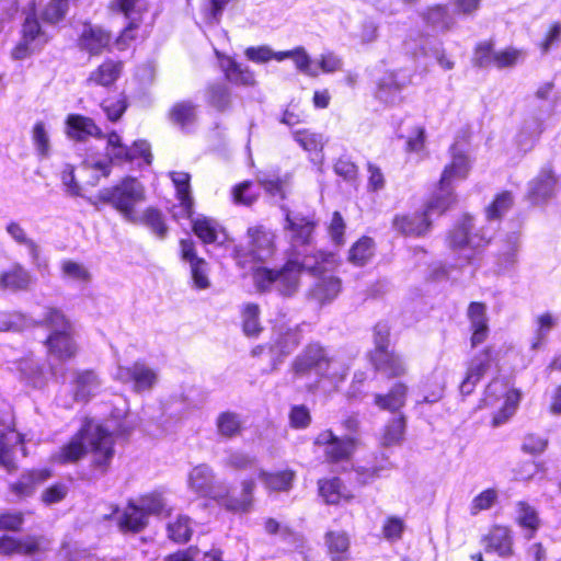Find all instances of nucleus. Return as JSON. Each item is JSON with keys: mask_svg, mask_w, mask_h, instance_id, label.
I'll return each mask as SVG.
<instances>
[{"mask_svg": "<svg viewBox=\"0 0 561 561\" xmlns=\"http://www.w3.org/2000/svg\"><path fill=\"white\" fill-rule=\"evenodd\" d=\"M407 396L408 386L403 382H397L391 387L388 393L374 394V404L380 410L396 413L404 407Z\"/></svg>", "mask_w": 561, "mask_h": 561, "instance_id": "393cba45", "label": "nucleus"}, {"mask_svg": "<svg viewBox=\"0 0 561 561\" xmlns=\"http://www.w3.org/2000/svg\"><path fill=\"white\" fill-rule=\"evenodd\" d=\"M334 364V357L320 343L308 344L293 360L291 371L296 378H302L310 373L323 378L329 377V370Z\"/></svg>", "mask_w": 561, "mask_h": 561, "instance_id": "0eeeda50", "label": "nucleus"}, {"mask_svg": "<svg viewBox=\"0 0 561 561\" xmlns=\"http://www.w3.org/2000/svg\"><path fill=\"white\" fill-rule=\"evenodd\" d=\"M220 67L225 72L226 79L236 84L251 85L254 83L253 73L248 67L238 64L231 57H226L220 61Z\"/></svg>", "mask_w": 561, "mask_h": 561, "instance_id": "f704fd0d", "label": "nucleus"}, {"mask_svg": "<svg viewBox=\"0 0 561 561\" xmlns=\"http://www.w3.org/2000/svg\"><path fill=\"white\" fill-rule=\"evenodd\" d=\"M147 517L151 514H160L165 507L164 500L160 494H149L139 499L136 504Z\"/></svg>", "mask_w": 561, "mask_h": 561, "instance_id": "338daca9", "label": "nucleus"}, {"mask_svg": "<svg viewBox=\"0 0 561 561\" xmlns=\"http://www.w3.org/2000/svg\"><path fill=\"white\" fill-rule=\"evenodd\" d=\"M242 329L247 336H257L262 331L260 323V307L257 304L249 302L242 308Z\"/></svg>", "mask_w": 561, "mask_h": 561, "instance_id": "a18cd8bd", "label": "nucleus"}, {"mask_svg": "<svg viewBox=\"0 0 561 561\" xmlns=\"http://www.w3.org/2000/svg\"><path fill=\"white\" fill-rule=\"evenodd\" d=\"M424 21L435 27H439L443 31H449L455 25V19L449 13L446 5L437 4L427 9L423 13Z\"/></svg>", "mask_w": 561, "mask_h": 561, "instance_id": "37998d69", "label": "nucleus"}, {"mask_svg": "<svg viewBox=\"0 0 561 561\" xmlns=\"http://www.w3.org/2000/svg\"><path fill=\"white\" fill-rule=\"evenodd\" d=\"M450 151L453 159L450 164L446 165L443 171L440 178L443 185H453L454 181L466 179L470 170V162L468 157L458 151L456 145L450 147Z\"/></svg>", "mask_w": 561, "mask_h": 561, "instance_id": "a878e982", "label": "nucleus"}, {"mask_svg": "<svg viewBox=\"0 0 561 561\" xmlns=\"http://www.w3.org/2000/svg\"><path fill=\"white\" fill-rule=\"evenodd\" d=\"M472 229L473 219L470 216H465L450 231L448 237L449 245L454 249H462L465 247L479 249L491 241L492 234L484 231V229L476 233H472Z\"/></svg>", "mask_w": 561, "mask_h": 561, "instance_id": "f8f14e48", "label": "nucleus"}, {"mask_svg": "<svg viewBox=\"0 0 561 561\" xmlns=\"http://www.w3.org/2000/svg\"><path fill=\"white\" fill-rule=\"evenodd\" d=\"M101 107L112 122H117L128 107L127 98L121 93L116 100L105 99Z\"/></svg>", "mask_w": 561, "mask_h": 561, "instance_id": "4d7b16f0", "label": "nucleus"}, {"mask_svg": "<svg viewBox=\"0 0 561 561\" xmlns=\"http://www.w3.org/2000/svg\"><path fill=\"white\" fill-rule=\"evenodd\" d=\"M514 204L513 194L504 191L496 195L492 204L486 208V218L489 220H497L506 214Z\"/></svg>", "mask_w": 561, "mask_h": 561, "instance_id": "3c124183", "label": "nucleus"}, {"mask_svg": "<svg viewBox=\"0 0 561 561\" xmlns=\"http://www.w3.org/2000/svg\"><path fill=\"white\" fill-rule=\"evenodd\" d=\"M107 156L108 160L89 162L84 161L87 168H92L102 172L104 178L111 174V165L114 162H131L137 158L133 149L122 142L121 136L116 131L107 135Z\"/></svg>", "mask_w": 561, "mask_h": 561, "instance_id": "9d476101", "label": "nucleus"}, {"mask_svg": "<svg viewBox=\"0 0 561 561\" xmlns=\"http://www.w3.org/2000/svg\"><path fill=\"white\" fill-rule=\"evenodd\" d=\"M148 525L147 515L140 511L135 502L129 501L122 515L118 517L117 526L122 533L138 534Z\"/></svg>", "mask_w": 561, "mask_h": 561, "instance_id": "5701e85b", "label": "nucleus"}, {"mask_svg": "<svg viewBox=\"0 0 561 561\" xmlns=\"http://www.w3.org/2000/svg\"><path fill=\"white\" fill-rule=\"evenodd\" d=\"M7 232L10 234V237L18 242L19 244L25 245L30 254L34 260L38 259L39 255V248L38 245L30 238H27L25 230L21 227L20 224L15 221H11L7 226Z\"/></svg>", "mask_w": 561, "mask_h": 561, "instance_id": "864d4df0", "label": "nucleus"}, {"mask_svg": "<svg viewBox=\"0 0 561 561\" xmlns=\"http://www.w3.org/2000/svg\"><path fill=\"white\" fill-rule=\"evenodd\" d=\"M373 244L371 238H360L350 250V261L358 266L364 265L373 255Z\"/></svg>", "mask_w": 561, "mask_h": 561, "instance_id": "603ef678", "label": "nucleus"}, {"mask_svg": "<svg viewBox=\"0 0 561 561\" xmlns=\"http://www.w3.org/2000/svg\"><path fill=\"white\" fill-rule=\"evenodd\" d=\"M374 348L369 351V355L389 351L390 346V327L387 322H378L373 330Z\"/></svg>", "mask_w": 561, "mask_h": 561, "instance_id": "5fc2aeb1", "label": "nucleus"}, {"mask_svg": "<svg viewBox=\"0 0 561 561\" xmlns=\"http://www.w3.org/2000/svg\"><path fill=\"white\" fill-rule=\"evenodd\" d=\"M115 379L123 383H130L137 392L150 391L158 382V374L142 360H136L130 366L118 365Z\"/></svg>", "mask_w": 561, "mask_h": 561, "instance_id": "6e6552de", "label": "nucleus"}, {"mask_svg": "<svg viewBox=\"0 0 561 561\" xmlns=\"http://www.w3.org/2000/svg\"><path fill=\"white\" fill-rule=\"evenodd\" d=\"M95 198L114 207L130 224L139 221L135 206L145 201V188L135 178H125L118 184L99 191Z\"/></svg>", "mask_w": 561, "mask_h": 561, "instance_id": "7ed1b4c3", "label": "nucleus"}, {"mask_svg": "<svg viewBox=\"0 0 561 561\" xmlns=\"http://www.w3.org/2000/svg\"><path fill=\"white\" fill-rule=\"evenodd\" d=\"M62 275L72 280L89 283L91 279L90 272L82 265L77 262L66 260L61 264Z\"/></svg>", "mask_w": 561, "mask_h": 561, "instance_id": "052dcab7", "label": "nucleus"}, {"mask_svg": "<svg viewBox=\"0 0 561 561\" xmlns=\"http://www.w3.org/2000/svg\"><path fill=\"white\" fill-rule=\"evenodd\" d=\"M405 425L407 422L403 415H399L398 417L390 420L385 427V432L381 437V444L383 446H392L399 444L403 439Z\"/></svg>", "mask_w": 561, "mask_h": 561, "instance_id": "09e8293b", "label": "nucleus"}, {"mask_svg": "<svg viewBox=\"0 0 561 561\" xmlns=\"http://www.w3.org/2000/svg\"><path fill=\"white\" fill-rule=\"evenodd\" d=\"M169 118L174 125L185 129L197 119L196 104L188 100L176 102L169 111Z\"/></svg>", "mask_w": 561, "mask_h": 561, "instance_id": "e433bc0d", "label": "nucleus"}, {"mask_svg": "<svg viewBox=\"0 0 561 561\" xmlns=\"http://www.w3.org/2000/svg\"><path fill=\"white\" fill-rule=\"evenodd\" d=\"M22 41L15 46L12 51L14 59H24L30 56L35 49L47 43L48 38L42 30L41 24L35 13H30L25 18L22 27Z\"/></svg>", "mask_w": 561, "mask_h": 561, "instance_id": "9b49d317", "label": "nucleus"}, {"mask_svg": "<svg viewBox=\"0 0 561 561\" xmlns=\"http://www.w3.org/2000/svg\"><path fill=\"white\" fill-rule=\"evenodd\" d=\"M3 409L0 414V467L4 468L9 473L15 472L18 466L15 462V453L21 447L25 456L26 449L23 446V438L20 433L13 428V415L11 407L1 402Z\"/></svg>", "mask_w": 561, "mask_h": 561, "instance_id": "423d86ee", "label": "nucleus"}, {"mask_svg": "<svg viewBox=\"0 0 561 561\" xmlns=\"http://www.w3.org/2000/svg\"><path fill=\"white\" fill-rule=\"evenodd\" d=\"M118 8L128 20V24L116 38L118 48L124 49L135 38L134 32L141 22V14L146 10V3L145 0H118Z\"/></svg>", "mask_w": 561, "mask_h": 561, "instance_id": "ddd939ff", "label": "nucleus"}, {"mask_svg": "<svg viewBox=\"0 0 561 561\" xmlns=\"http://www.w3.org/2000/svg\"><path fill=\"white\" fill-rule=\"evenodd\" d=\"M299 335L297 332L288 330L282 334L275 344L270 345L268 350L273 355H277V358L273 359V369L277 368V365L283 362V358L290 354L299 345Z\"/></svg>", "mask_w": 561, "mask_h": 561, "instance_id": "ea45409f", "label": "nucleus"}, {"mask_svg": "<svg viewBox=\"0 0 561 561\" xmlns=\"http://www.w3.org/2000/svg\"><path fill=\"white\" fill-rule=\"evenodd\" d=\"M557 178L550 167H543L528 183L526 198L534 205L547 202L554 194Z\"/></svg>", "mask_w": 561, "mask_h": 561, "instance_id": "4468645a", "label": "nucleus"}, {"mask_svg": "<svg viewBox=\"0 0 561 561\" xmlns=\"http://www.w3.org/2000/svg\"><path fill=\"white\" fill-rule=\"evenodd\" d=\"M32 139L39 156L46 157L50 149L49 136L45 123L37 122L32 131Z\"/></svg>", "mask_w": 561, "mask_h": 561, "instance_id": "680f3d73", "label": "nucleus"}, {"mask_svg": "<svg viewBox=\"0 0 561 561\" xmlns=\"http://www.w3.org/2000/svg\"><path fill=\"white\" fill-rule=\"evenodd\" d=\"M131 431L133 425L127 420L116 424L110 421L105 426L87 423L53 455V460L62 465L73 463L90 453L91 466L103 476L115 455L113 436H127Z\"/></svg>", "mask_w": 561, "mask_h": 561, "instance_id": "f257e3e1", "label": "nucleus"}, {"mask_svg": "<svg viewBox=\"0 0 561 561\" xmlns=\"http://www.w3.org/2000/svg\"><path fill=\"white\" fill-rule=\"evenodd\" d=\"M368 358L375 370L389 379L402 377L408 371L402 357L392 350L369 355Z\"/></svg>", "mask_w": 561, "mask_h": 561, "instance_id": "dca6fc26", "label": "nucleus"}, {"mask_svg": "<svg viewBox=\"0 0 561 561\" xmlns=\"http://www.w3.org/2000/svg\"><path fill=\"white\" fill-rule=\"evenodd\" d=\"M294 259H298L300 273L307 271L313 275L323 273V263L328 260V254L318 251L313 254L297 252Z\"/></svg>", "mask_w": 561, "mask_h": 561, "instance_id": "49530a36", "label": "nucleus"}, {"mask_svg": "<svg viewBox=\"0 0 561 561\" xmlns=\"http://www.w3.org/2000/svg\"><path fill=\"white\" fill-rule=\"evenodd\" d=\"M75 400L79 402H88L92 397L96 396L101 389V380L93 370H82L75 374L73 379Z\"/></svg>", "mask_w": 561, "mask_h": 561, "instance_id": "412c9836", "label": "nucleus"}, {"mask_svg": "<svg viewBox=\"0 0 561 561\" xmlns=\"http://www.w3.org/2000/svg\"><path fill=\"white\" fill-rule=\"evenodd\" d=\"M259 478L265 486L272 491H288L291 488L294 473L291 471H282L277 473H267L261 471Z\"/></svg>", "mask_w": 561, "mask_h": 561, "instance_id": "de8ad7c7", "label": "nucleus"}, {"mask_svg": "<svg viewBox=\"0 0 561 561\" xmlns=\"http://www.w3.org/2000/svg\"><path fill=\"white\" fill-rule=\"evenodd\" d=\"M274 251V234L263 226H255L248 229L245 242L234 247L233 255L238 264L244 267L247 263L267 261Z\"/></svg>", "mask_w": 561, "mask_h": 561, "instance_id": "39448f33", "label": "nucleus"}, {"mask_svg": "<svg viewBox=\"0 0 561 561\" xmlns=\"http://www.w3.org/2000/svg\"><path fill=\"white\" fill-rule=\"evenodd\" d=\"M36 327V320L21 312L0 313V331L20 332Z\"/></svg>", "mask_w": 561, "mask_h": 561, "instance_id": "c03bdc74", "label": "nucleus"}, {"mask_svg": "<svg viewBox=\"0 0 561 561\" xmlns=\"http://www.w3.org/2000/svg\"><path fill=\"white\" fill-rule=\"evenodd\" d=\"M50 476V471L46 469L28 471L23 473L15 483H12L10 489L19 497L31 496L36 486L45 482Z\"/></svg>", "mask_w": 561, "mask_h": 561, "instance_id": "c85d7f7f", "label": "nucleus"}, {"mask_svg": "<svg viewBox=\"0 0 561 561\" xmlns=\"http://www.w3.org/2000/svg\"><path fill=\"white\" fill-rule=\"evenodd\" d=\"M138 218L139 221L136 225L141 224L146 226L160 240L165 239L169 227L161 210L148 207Z\"/></svg>", "mask_w": 561, "mask_h": 561, "instance_id": "a19ab883", "label": "nucleus"}, {"mask_svg": "<svg viewBox=\"0 0 561 561\" xmlns=\"http://www.w3.org/2000/svg\"><path fill=\"white\" fill-rule=\"evenodd\" d=\"M325 543L331 554V561L348 560L350 538L344 531L327 533Z\"/></svg>", "mask_w": 561, "mask_h": 561, "instance_id": "79ce46f5", "label": "nucleus"}, {"mask_svg": "<svg viewBox=\"0 0 561 561\" xmlns=\"http://www.w3.org/2000/svg\"><path fill=\"white\" fill-rule=\"evenodd\" d=\"M33 278L28 271L15 263L10 268L0 273V289L11 293L26 291Z\"/></svg>", "mask_w": 561, "mask_h": 561, "instance_id": "6ab92c4d", "label": "nucleus"}, {"mask_svg": "<svg viewBox=\"0 0 561 561\" xmlns=\"http://www.w3.org/2000/svg\"><path fill=\"white\" fill-rule=\"evenodd\" d=\"M111 42V34L99 26L88 25L80 36V46L92 55H99Z\"/></svg>", "mask_w": 561, "mask_h": 561, "instance_id": "cd10ccee", "label": "nucleus"}, {"mask_svg": "<svg viewBox=\"0 0 561 561\" xmlns=\"http://www.w3.org/2000/svg\"><path fill=\"white\" fill-rule=\"evenodd\" d=\"M393 228L405 236H423L430 229L431 222L428 216L424 214H414L412 216H396L392 221Z\"/></svg>", "mask_w": 561, "mask_h": 561, "instance_id": "b1692460", "label": "nucleus"}, {"mask_svg": "<svg viewBox=\"0 0 561 561\" xmlns=\"http://www.w3.org/2000/svg\"><path fill=\"white\" fill-rule=\"evenodd\" d=\"M46 327L50 333L73 332L71 322L66 318L60 309L46 307L43 318L36 321V327Z\"/></svg>", "mask_w": 561, "mask_h": 561, "instance_id": "c9c22d12", "label": "nucleus"}, {"mask_svg": "<svg viewBox=\"0 0 561 561\" xmlns=\"http://www.w3.org/2000/svg\"><path fill=\"white\" fill-rule=\"evenodd\" d=\"M170 178L176 188V195L187 217L193 213V198L190 190L191 175L186 172H170Z\"/></svg>", "mask_w": 561, "mask_h": 561, "instance_id": "58836bf2", "label": "nucleus"}, {"mask_svg": "<svg viewBox=\"0 0 561 561\" xmlns=\"http://www.w3.org/2000/svg\"><path fill=\"white\" fill-rule=\"evenodd\" d=\"M295 139L305 150L310 152H320L324 146L323 137L320 134L297 131Z\"/></svg>", "mask_w": 561, "mask_h": 561, "instance_id": "0e129e2a", "label": "nucleus"}, {"mask_svg": "<svg viewBox=\"0 0 561 561\" xmlns=\"http://www.w3.org/2000/svg\"><path fill=\"white\" fill-rule=\"evenodd\" d=\"M496 53L493 51V45L490 42H483L480 43L476 50L473 56V65L479 68H485L489 67L491 64L494 62V55Z\"/></svg>", "mask_w": 561, "mask_h": 561, "instance_id": "774afa93", "label": "nucleus"}, {"mask_svg": "<svg viewBox=\"0 0 561 561\" xmlns=\"http://www.w3.org/2000/svg\"><path fill=\"white\" fill-rule=\"evenodd\" d=\"M123 68L124 65L122 61L106 59L89 75L87 83L110 88L122 76Z\"/></svg>", "mask_w": 561, "mask_h": 561, "instance_id": "4be33fe9", "label": "nucleus"}, {"mask_svg": "<svg viewBox=\"0 0 561 561\" xmlns=\"http://www.w3.org/2000/svg\"><path fill=\"white\" fill-rule=\"evenodd\" d=\"M66 134L69 138L78 141H83L90 136L96 138L104 137L102 130L92 118L80 114H69L67 116Z\"/></svg>", "mask_w": 561, "mask_h": 561, "instance_id": "f3484780", "label": "nucleus"}, {"mask_svg": "<svg viewBox=\"0 0 561 561\" xmlns=\"http://www.w3.org/2000/svg\"><path fill=\"white\" fill-rule=\"evenodd\" d=\"M334 172L347 182H355L358 178V167L347 156H341L336 160Z\"/></svg>", "mask_w": 561, "mask_h": 561, "instance_id": "e2e57ef3", "label": "nucleus"}, {"mask_svg": "<svg viewBox=\"0 0 561 561\" xmlns=\"http://www.w3.org/2000/svg\"><path fill=\"white\" fill-rule=\"evenodd\" d=\"M286 229L290 233L293 248L310 245L314 229V222L312 220L300 215L291 217L289 210L286 209Z\"/></svg>", "mask_w": 561, "mask_h": 561, "instance_id": "a211bd4d", "label": "nucleus"}, {"mask_svg": "<svg viewBox=\"0 0 561 561\" xmlns=\"http://www.w3.org/2000/svg\"><path fill=\"white\" fill-rule=\"evenodd\" d=\"M299 279L298 259H289L279 270L259 267L253 274L257 291L276 290L283 297H293L298 291Z\"/></svg>", "mask_w": 561, "mask_h": 561, "instance_id": "20e7f679", "label": "nucleus"}, {"mask_svg": "<svg viewBox=\"0 0 561 561\" xmlns=\"http://www.w3.org/2000/svg\"><path fill=\"white\" fill-rule=\"evenodd\" d=\"M188 485L197 494L217 500L220 505L228 511L245 513L252 507V493L255 488L253 480H244L242 482L240 497L229 496L226 489L215 485V477L211 468L207 465H198L190 472Z\"/></svg>", "mask_w": 561, "mask_h": 561, "instance_id": "f03ea898", "label": "nucleus"}, {"mask_svg": "<svg viewBox=\"0 0 561 561\" xmlns=\"http://www.w3.org/2000/svg\"><path fill=\"white\" fill-rule=\"evenodd\" d=\"M38 551L39 541L36 537L27 536L23 539H18L9 535H3L0 537V556H33L36 554Z\"/></svg>", "mask_w": 561, "mask_h": 561, "instance_id": "aec40b11", "label": "nucleus"}, {"mask_svg": "<svg viewBox=\"0 0 561 561\" xmlns=\"http://www.w3.org/2000/svg\"><path fill=\"white\" fill-rule=\"evenodd\" d=\"M485 551L496 552L500 557H507L512 552V540L510 530L505 527H493L483 538Z\"/></svg>", "mask_w": 561, "mask_h": 561, "instance_id": "c756f323", "label": "nucleus"}, {"mask_svg": "<svg viewBox=\"0 0 561 561\" xmlns=\"http://www.w3.org/2000/svg\"><path fill=\"white\" fill-rule=\"evenodd\" d=\"M467 318L472 331L471 346L476 347L486 340L490 332L486 305L478 301L470 302L467 309Z\"/></svg>", "mask_w": 561, "mask_h": 561, "instance_id": "2eb2a0df", "label": "nucleus"}, {"mask_svg": "<svg viewBox=\"0 0 561 561\" xmlns=\"http://www.w3.org/2000/svg\"><path fill=\"white\" fill-rule=\"evenodd\" d=\"M205 99L218 112H226L231 106V92L224 82L209 83L205 89Z\"/></svg>", "mask_w": 561, "mask_h": 561, "instance_id": "473e14b6", "label": "nucleus"}, {"mask_svg": "<svg viewBox=\"0 0 561 561\" xmlns=\"http://www.w3.org/2000/svg\"><path fill=\"white\" fill-rule=\"evenodd\" d=\"M318 484L319 493L328 504H337L340 500L345 496L343 493V483L339 478L320 480Z\"/></svg>", "mask_w": 561, "mask_h": 561, "instance_id": "8fccbe9b", "label": "nucleus"}, {"mask_svg": "<svg viewBox=\"0 0 561 561\" xmlns=\"http://www.w3.org/2000/svg\"><path fill=\"white\" fill-rule=\"evenodd\" d=\"M543 131V122L538 117L526 119L517 135V146L523 152L531 150Z\"/></svg>", "mask_w": 561, "mask_h": 561, "instance_id": "2f4dec72", "label": "nucleus"}, {"mask_svg": "<svg viewBox=\"0 0 561 561\" xmlns=\"http://www.w3.org/2000/svg\"><path fill=\"white\" fill-rule=\"evenodd\" d=\"M193 231L204 243H213L217 240V230L207 218L195 220Z\"/></svg>", "mask_w": 561, "mask_h": 561, "instance_id": "69168bd1", "label": "nucleus"}, {"mask_svg": "<svg viewBox=\"0 0 561 561\" xmlns=\"http://www.w3.org/2000/svg\"><path fill=\"white\" fill-rule=\"evenodd\" d=\"M456 203V196L454 194V187L450 184H442L439 180L438 188L428 201L426 210L424 211L428 217L433 214L442 215L450 206Z\"/></svg>", "mask_w": 561, "mask_h": 561, "instance_id": "7c9ffc66", "label": "nucleus"}, {"mask_svg": "<svg viewBox=\"0 0 561 561\" xmlns=\"http://www.w3.org/2000/svg\"><path fill=\"white\" fill-rule=\"evenodd\" d=\"M314 443L317 445H325V458L332 463L350 461L357 445L356 438L351 436L337 437L330 430L320 433Z\"/></svg>", "mask_w": 561, "mask_h": 561, "instance_id": "1a4fd4ad", "label": "nucleus"}, {"mask_svg": "<svg viewBox=\"0 0 561 561\" xmlns=\"http://www.w3.org/2000/svg\"><path fill=\"white\" fill-rule=\"evenodd\" d=\"M191 519L180 516L174 523L168 525L169 538L175 542H186L192 536Z\"/></svg>", "mask_w": 561, "mask_h": 561, "instance_id": "6e6d98bb", "label": "nucleus"}, {"mask_svg": "<svg viewBox=\"0 0 561 561\" xmlns=\"http://www.w3.org/2000/svg\"><path fill=\"white\" fill-rule=\"evenodd\" d=\"M341 291V280L337 277H323L310 290L311 299L320 305L334 300Z\"/></svg>", "mask_w": 561, "mask_h": 561, "instance_id": "72a5a7b5", "label": "nucleus"}, {"mask_svg": "<svg viewBox=\"0 0 561 561\" xmlns=\"http://www.w3.org/2000/svg\"><path fill=\"white\" fill-rule=\"evenodd\" d=\"M517 520L522 527L528 528L531 531L528 538H531L533 534L539 527V518L536 511L531 506L523 502L518 503Z\"/></svg>", "mask_w": 561, "mask_h": 561, "instance_id": "bf43d9fd", "label": "nucleus"}, {"mask_svg": "<svg viewBox=\"0 0 561 561\" xmlns=\"http://www.w3.org/2000/svg\"><path fill=\"white\" fill-rule=\"evenodd\" d=\"M68 11V0H50L42 12V19L50 24L61 21Z\"/></svg>", "mask_w": 561, "mask_h": 561, "instance_id": "13d9d810", "label": "nucleus"}, {"mask_svg": "<svg viewBox=\"0 0 561 561\" xmlns=\"http://www.w3.org/2000/svg\"><path fill=\"white\" fill-rule=\"evenodd\" d=\"M73 332L50 333L46 340L49 353L60 360H68L76 355L77 347Z\"/></svg>", "mask_w": 561, "mask_h": 561, "instance_id": "bb28decb", "label": "nucleus"}, {"mask_svg": "<svg viewBox=\"0 0 561 561\" xmlns=\"http://www.w3.org/2000/svg\"><path fill=\"white\" fill-rule=\"evenodd\" d=\"M217 434L226 439L239 436L242 432V421L238 413L224 411L216 419Z\"/></svg>", "mask_w": 561, "mask_h": 561, "instance_id": "4c0bfd02", "label": "nucleus"}]
</instances>
